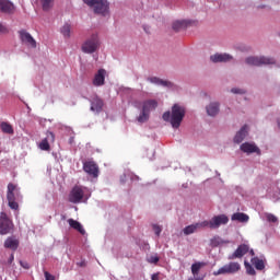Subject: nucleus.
Masks as SVG:
<instances>
[{
    "instance_id": "1",
    "label": "nucleus",
    "mask_w": 280,
    "mask_h": 280,
    "mask_svg": "<svg viewBox=\"0 0 280 280\" xmlns=\"http://www.w3.org/2000/svg\"><path fill=\"white\" fill-rule=\"evenodd\" d=\"M185 107L175 104L172 107V112H165L162 116L164 121L171 122L172 128H180V124H183V119H185Z\"/></svg>"
},
{
    "instance_id": "2",
    "label": "nucleus",
    "mask_w": 280,
    "mask_h": 280,
    "mask_svg": "<svg viewBox=\"0 0 280 280\" xmlns=\"http://www.w3.org/2000/svg\"><path fill=\"white\" fill-rule=\"evenodd\" d=\"M83 3L90 8H94L95 14L106 16V13L108 12V1L106 0H83Z\"/></svg>"
},
{
    "instance_id": "3",
    "label": "nucleus",
    "mask_w": 280,
    "mask_h": 280,
    "mask_svg": "<svg viewBox=\"0 0 280 280\" xmlns=\"http://www.w3.org/2000/svg\"><path fill=\"white\" fill-rule=\"evenodd\" d=\"M242 270V266L240 262H230L219 268L217 271H213L214 277H219V275H235V272H240Z\"/></svg>"
},
{
    "instance_id": "4",
    "label": "nucleus",
    "mask_w": 280,
    "mask_h": 280,
    "mask_svg": "<svg viewBox=\"0 0 280 280\" xmlns=\"http://www.w3.org/2000/svg\"><path fill=\"white\" fill-rule=\"evenodd\" d=\"M223 224H229L226 214L214 215L210 221H203V226L209 229H220Z\"/></svg>"
},
{
    "instance_id": "5",
    "label": "nucleus",
    "mask_w": 280,
    "mask_h": 280,
    "mask_svg": "<svg viewBox=\"0 0 280 280\" xmlns=\"http://www.w3.org/2000/svg\"><path fill=\"white\" fill-rule=\"evenodd\" d=\"M97 47H100V38L97 37V34H93L91 38L82 45V51L84 54H95Z\"/></svg>"
},
{
    "instance_id": "6",
    "label": "nucleus",
    "mask_w": 280,
    "mask_h": 280,
    "mask_svg": "<svg viewBox=\"0 0 280 280\" xmlns=\"http://www.w3.org/2000/svg\"><path fill=\"white\" fill-rule=\"evenodd\" d=\"M246 65L250 67H261V65H275L277 61L270 57H247L245 59Z\"/></svg>"
},
{
    "instance_id": "7",
    "label": "nucleus",
    "mask_w": 280,
    "mask_h": 280,
    "mask_svg": "<svg viewBox=\"0 0 280 280\" xmlns=\"http://www.w3.org/2000/svg\"><path fill=\"white\" fill-rule=\"evenodd\" d=\"M14 229V223L8 218L5 212L0 213V235H8Z\"/></svg>"
},
{
    "instance_id": "8",
    "label": "nucleus",
    "mask_w": 280,
    "mask_h": 280,
    "mask_svg": "<svg viewBox=\"0 0 280 280\" xmlns=\"http://www.w3.org/2000/svg\"><path fill=\"white\" fill-rule=\"evenodd\" d=\"M83 171L92 178H97L100 176V166L93 161H88L83 163Z\"/></svg>"
},
{
    "instance_id": "9",
    "label": "nucleus",
    "mask_w": 280,
    "mask_h": 280,
    "mask_svg": "<svg viewBox=\"0 0 280 280\" xmlns=\"http://www.w3.org/2000/svg\"><path fill=\"white\" fill-rule=\"evenodd\" d=\"M20 35V40L24 44L27 45V47H32L33 49H36V39L32 37V34H30L25 30L19 31Z\"/></svg>"
},
{
    "instance_id": "10",
    "label": "nucleus",
    "mask_w": 280,
    "mask_h": 280,
    "mask_svg": "<svg viewBox=\"0 0 280 280\" xmlns=\"http://www.w3.org/2000/svg\"><path fill=\"white\" fill-rule=\"evenodd\" d=\"M82 198H84V190L80 186H74L70 192L69 201L78 205V202L82 201Z\"/></svg>"
},
{
    "instance_id": "11",
    "label": "nucleus",
    "mask_w": 280,
    "mask_h": 280,
    "mask_svg": "<svg viewBox=\"0 0 280 280\" xmlns=\"http://www.w3.org/2000/svg\"><path fill=\"white\" fill-rule=\"evenodd\" d=\"M55 141H56V135H54V132L51 131H47L46 138L43 139L42 142L39 143V148L48 152V150H51V147L49 145V143H54Z\"/></svg>"
},
{
    "instance_id": "12",
    "label": "nucleus",
    "mask_w": 280,
    "mask_h": 280,
    "mask_svg": "<svg viewBox=\"0 0 280 280\" xmlns=\"http://www.w3.org/2000/svg\"><path fill=\"white\" fill-rule=\"evenodd\" d=\"M196 21L192 20H177L173 22L172 28L174 32H180V30H186V27H189V25H196Z\"/></svg>"
},
{
    "instance_id": "13",
    "label": "nucleus",
    "mask_w": 280,
    "mask_h": 280,
    "mask_svg": "<svg viewBox=\"0 0 280 280\" xmlns=\"http://www.w3.org/2000/svg\"><path fill=\"white\" fill-rule=\"evenodd\" d=\"M241 151L245 154H261V150L259 149V147L250 142H244L243 144H241Z\"/></svg>"
},
{
    "instance_id": "14",
    "label": "nucleus",
    "mask_w": 280,
    "mask_h": 280,
    "mask_svg": "<svg viewBox=\"0 0 280 280\" xmlns=\"http://www.w3.org/2000/svg\"><path fill=\"white\" fill-rule=\"evenodd\" d=\"M248 250H249L248 245L242 244V245H240V246L236 248V250H235L232 255H230V256L228 257V259H230V260H233V259H242V258L244 257V255H246V253H248Z\"/></svg>"
},
{
    "instance_id": "15",
    "label": "nucleus",
    "mask_w": 280,
    "mask_h": 280,
    "mask_svg": "<svg viewBox=\"0 0 280 280\" xmlns=\"http://www.w3.org/2000/svg\"><path fill=\"white\" fill-rule=\"evenodd\" d=\"M105 81H106V71L104 69H100L97 73L94 75L93 85L104 86Z\"/></svg>"
},
{
    "instance_id": "16",
    "label": "nucleus",
    "mask_w": 280,
    "mask_h": 280,
    "mask_svg": "<svg viewBox=\"0 0 280 280\" xmlns=\"http://www.w3.org/2000/svg\"><path fill=\"white\" fill-rule=\"evenodd\" d=\"M14 10V3L10 0H0V12H3L4 14H12Z\"/></svg>"
},
{
    "instance_id": "17",
    "label": "nucleus",
    "mask_w": 280,
    "mask_h": 280,
    "mask_svg": "<svg viewBox=\"0 0 280 280\" xmlns=\"http://www.w3.org/2000/svg\"><path fill=\"white\" fill-rule=\"evenodd\" d=\"M200 229H205V221H202L200 223L187 225L186 228H184L183 233H184V235H191Z\"/></svg>"
},
{
    "instance_id": "18",
    "label": "nucleus",
    "mask_w": 280,
    "mask_h": 280,
    "mask_svg": "<svg viewBox=\"0 0 280 280\" xmlns=\"http://www.w3.org/2000/svg\"><path fill=\"white\" fill-rule=\"evenodd\" d=\"M212 62H229L233 60V56L229 54H214L210 57Z\"/></svg>"
},
{
    "instance_id": "19",
    "label": "nucleus",
    "mask_w": 280,
    "mask_h": 280,
    "mask_svg": "<svg viewBox=\"0 0 280 280\" xmlns=\"http://www.w3.org/2000/svg\"><path fill=\"white\" fill-rule=\"evenodd\" d=\"M102 108H104V101L100 97H94L91 102V110L93 113H102Z\"/></svg>"
},
{
    "instance_id": "20",
    "label": "nucleus",
    "mask_w": 280,
    "mask_h": 280,
    "mask_svg": "<svg viewBox=\"0 0 280 280\" xmlns=\"http://www.w3.org/2000/svg\"><path fill=\"white\" fill-rule=\"evenodd\" d=\"M19 240L14 236H9L5 241H4V248H9L10 250H18L19 248Z\"/></svg>"
},
{
    "instance_id": "21",
    "label": "nucleus",
    "mask_w": 280,
    "mask_h": 280,
    "mask_svg": "<svg viewBox=\"0 0 280 280\" xmlns=\"http://www.w3.org/2000/svg\"><path fill=\"white\" fill-rule=\"evenodd\" d=\"M158 106L159 102H156V100H148L143 102L142 110H145L150 115V113H152V110H155Z\"/></svg>"
},
{
    "instance_id": "22",
    "label": "nucleus",
    "mask_w": 280,
    "mask_h": 280,
    "mask_svg": "<svg viewBox=\"0 0 280 280\" xmlns=\"http://www.w3.org/2000/svg\"><path fill=\"white\" fill-rule=\"evenodd\" d=\"M207 115H209V117H215V115H218V113H220V103H210L207 107Z\"/></svg>"
},
{
    "instance_id": "23",
    "label": "nucleus",
    "mask_w": 280,
    "mask_h": 280,
    "mask_svg": "<svg viewBox=\"0 0 280 280\" xmlns=\"http://www.w3.org/2000/svg\"><path fill=\"white\" fill-rule=\"evenodd\" d=\"M246 135H248V126H243L241 130L234 137V143H242L244 139H246Z\"/></svg>"
},
{
    "instance_id": "24",
    "label": "nucleus",
    "mask_w": 280,
    "mask_h": 280,
    "mask_svg": "<svg viewBox=\"0 0 280 280\" xmlns=\"http://www.w3.org/2000/svg\"><path fill=\"white\" fill-rule=\"evenodd\" d=\"M149 82H151V84H158L159 86H167L168 89H172L174 86L173 82L165 81L156 77L150 78Z\"/></svg>"
},
{
    "instance_id": "25",
    "label": "nucleus",
    "mask_w": 280,
    "mask_h": 280,
    "mask_svg": "<svg viewBox=\"0 0 280 280\" xmlns=\"http://www.w3.org/2000/svg\"><path fill=\"white\" fill-rule=\"evenodd\" d=\"M68 224L71 229H74V231H78L81 233V235H85L86 231L84 230V228L82 226L81 222H78L73 219H68Z\"/></svg>"
},
{
    "instance_id": "26",
    "label": "nucleus",
    "mask_w": 280,
    "mask_h": 280,
    "mask_svg": "<svg viewBox=\"0 0 280 280\" xmlns=\"http://www.w3.org/2000/svg\"><path fill=\"white\" fill-rule=\"evenodd\" d=\"M231 220L233 222H248V220H250V217H248V214L244 213V212H236L234 214H232Z\"/></svg>"
},
{
    "instance_id": "27",
    "label": "nucleus",
    "mask_w": 280,
    "mask_h": 280,
    "mask_svg": "<svg viewBox=\"0 0 280 280\" xmlns=\"http://www.w3.org/2000/svg\"><path fill=\"white\" fill-rule=\"evenodd\" d=\"M16 191V185L10 183L8 185V191H7V200H16V197L14 196V192Z\"/></svg>"
},
{
    "instance_id": "28",
    "label": "nucleus",
    "mask_w": 280,
    "mask_h": 280,
    "mask_svg": "<svg viewBox=\"0 0 280 280\" xmlns=\"http://www.w3.org/2000/svg\"><path fill=\"white\" fill-rule=\"evenodd\" d=\"M0 128L4 135H14V128L9 122H1Z\"/></svg>"
},
{
    "instance_id": "29",
    "label": "nucleus",
    "mask_w": 280,
    "mask_h": 280,
    "mask_svg": "<svg viewBox=\"0 0 280 280\" xmlns=\"http://www.w3.org/2000/svg\"><path fill=\"white\" fill-rule=\"evenodd\" d=\"M252 264L255 266L256 270H264V268H266L264 260L259 259L258 257L253 258Z\"/></svg>"
},
{
    "instance_id": "30",
    "label": "nucleus",
    "mask_w": 280,
    "mask_h": 280,
    "mask_svg": "<svg viewBox=\"0 0 280 280\" xmlns=\"http://www.w3.org/2000/svg\"><path fill=\"white\" fill-rule=\"evenodd\" d=\"M202 266H207V264L195 262L191 265V273L194 275V277H198V272H200V268H202Z\"/></svg>"
},
{
    "instance_id": "31",
    "label": "nucleus",
    "mask_w": 280,
    "mask_h": 280,
    "mask_svg": "<svg viewBox=\"0 0 280 280\" xmlns=\"http://www.w3.org/2000/svg\"><path fill=\"white\" fill-rule=\"evenodd\" d=\"M149 119H150V114L144 109H142L139 117L137 118V121H139V124H145V121H148Z\"/></svg>"
},
{
    "instance_id": "32",
    "label": "nucleus",
    "mask_w": 280,
    "mask_h": 280,
    "mask_svg": "<svg viewBox=\"0 0 280 280\" xmlns=\"http://www.w3.org/2000/svg\"><path fill=\"white\" fill-rule=\"evenodd\" d=\"M61 34H62V36H65V38H70L71 37V25L65 24L61 27Z\"/></svg>"
},
{
    "instance_id": "33",
    "label": "nucleus",
    "mask_w": 280,
    "mask_h": 280,
    "mask_svg": "<svg viewBox=\"0 0 280 280\" xmlns=\"http://www.w3.org/2000/svg\"><path fill=\"white\" fill-rule=\"evenodd\" d=\"M210 244H211V246H213V247H218V246H220L221 244H223V242H222V238H221V237L214 236V237L210 241Z\"/></svg>"
},
{
    "instance_id": "34",
    "label": "nucleus",
    "mask_w": 280,
    "mask_h": 280,
    "mask_svg": "<svg viewBox=\"0 0 280 280\" xmlns=\"http://www.w3.org/2000/svg\"><path fill=\"white\" fill-rule=\"evenodd\" d=\"M54 4V0H42L43 10L47 11Z\"/></svg>"
},
{
    "instance_id": "35",
    "label": "nucleus",
    "mask_w": 280,
    "mask_h": 280,
    "mask_svg": "<svg viewBox=\"0 0 280 280\" xmlns=\"http://www.w3.org/2000/svg\"><path fill=\"white\" fill-rule=\"evenodd\" d=\"M245 268H246V272L247 275H252L255 276L257 275V272L255 271V268H253V266H250L248 262L245 261Z\"/></svg>"
},
{
    "instance_id": "36",
    "label": "nucleus",
    "mask_w": 280,
    "mask_h": 280,
    "mask_svg": "<svg viewBox=\"0 0 280 280\" xmlns=\"http://www.w3.org/2000/svg\"><path fill=\"white\" fill-rule=\"evenodd\" d=\"M266 220L268 222L276 223V222H278L279 219H277V217L272 213H266Z\"/></svg>"
},
{
    "instance_id": "37",
    "label": "nucleus",
    "mask_w": 280,
    "mask_h": 280,
    "mask_svg": "<svg viewBox=\"0 0 280 280\" xmlns=\"http://www.w3.org/2000/svg\"><path fill=\"white\" fill-rule=\"evenodd\" d=\"M9 202V207L10 209H13L16 211V209H19V203L16 202V200H10Z\"/></svg>"
},
{
    "instance_id": "38",
    "label": "nucleus",
    "mask_w": 280,
    "mask_h": 280,
    "mask_svg": "<svg viewBox=\"0 0 280 280\" xmlns=\"http://www.w3.org/2000/svg\"><path fill=\"white\" fill-rule=\"evenodd\" d=\"M9 32L8 26L0 23V34H8Z\"/></svg>"
},
{
    "instance_id": "39",
    "label": "nucleus",
    "mask_w": 280,
    "mask_h": 280,
    "mask_svg": "<svg viewBox=\"0 0 280 280\" xmlns=\"http://www.w3.org/2000/svg\"><path fill=\"white\" fill-rule=\"evenodd\" d=\"M153 231H154L155 235H158V237H159V235H161V231H163V230L161 229V226L154 224Z\"/></svg>"
},
{
    "instance_id": "40",
    "label": "nucleus",
    "mask_w": 280,
    "mask_h": 280,
    "mask_svg": "<svg viewBox=\"0 0 280 280\" xmlns=\"http://www.w3.org/2000/svg\"><path fill=\"white\" fill-rule=\"evenodd\" d=\"M44 277L46 280H56V277L49 273L48 271L44 272Z\"/></svg>"
},
{
    "instance_id": "41",
    "label": "nucleus",
    "mask_w": 280,
    "mask_h": 280,
    "mask_svg": "<svg viewBox=\"0 0 280 280\" xmlns=\"http://www.w3.org/2000/svg\"><path fill=\"white\" fill-rule=\"evenodd\" d=\"M231 93L241 94V95H242V94L245 93V91L242 90V89L233 88V89L231 90Z\"/></svg>"
},
{
    "instance_id": "42",
    "label": "nucleus",
    "mask_w": 280,
    "mask_h": 280,
    "mask_svg": "<svg viewBox=\"0 0 280 280\" xmlns=\"http://www.w3.org/2000/svg\"><path fill=\"white\" fill-rule=\"evenodd\" d=\"M20 266H22V268H24V270H30V264L27 261H20Z\"/></svg>"
},
{
    "instance_id": "43",
    "label": "nucleus",
    "mask_w": 280,
    "mask_h": 280,
    "mask_svg": "<svg viewBox=\"0 0 280 280\" xmlns=\"http://www.w3.org/2000/svg\"><path fill=\"white\" fill-rule=\"evenodd\" d=\"M149 261H150V264H159V257L158 256H151Z\"/></svg>"
},
{
    "instance_id": "44",
    "label": "nucleus",
    "mask_w": 280,
    "mask_h": 280,
    "mask_svg": "<svg viewBox=\"0 0 280 280\" xmlns=\"http://www.w3.org/2000/svg\"><path fill=\"white\" fill-rule=\"evenodd\" d=\"M151 280H159V275L154 273V275L151 277Z\"/></svg>"
},
{
    "instance_id": "45",
    "label": "nucleus",
    "mask_w": 280,
    "mask_h": 280,
    "mask_svg": "<svg viewBox=\"0 0 280 280\" xmlns=\"http://www.w3.org/2000/svg\"><path fill=\"white\" fill-rule=\"evenodd\" d=\"M9 261H10V264H12V261H14V254H11Z\"/></svg>"
},
{
    "instance_id": "46",
    "label": "nucleus",
    "mask_w": 280,
    "mask_h": 280,
    "mask_svg": "<svg viewBox=\"0 0 280 280\" xmlns=\"http://www.w3.org/2000/svg\"><path fill=\"white\" fill-rule=\"evenodd\" d=\"M79 266L84 267V266H86V262L82 261L79 264Z\"/></svg>"
},
{
    "instance_id": "47",
    "label": "nucleus",
    "mask_w": 280,
    "mask_h": 280,
    "mask_svg": "<svg viewBox=\"0 0 280 280\" xmlns=\"http://www.w3.org/2000/svg\"><path fill=\"white\" fill-rule=\"evenodd\" d=\"M250 254H252V255H255V252L252 249V250H250Z\"/></svg>"
},
{
    "instance_id": "48",
    "label": "nucleus",
    "mask_w": 280,
    "mask_h": 280,
    "mask_svg": "<svg viewBox=\"0 0 280 280\" xmlns=\"http://www.w3.org/2000/svg\"><path fill=\"white\" fill-rule=\"evenodd\" d=\"M278 126L280 127V121H278Z\"/></svg>"
}]
</instances>
